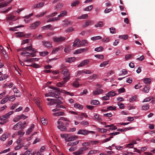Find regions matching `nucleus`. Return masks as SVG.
<instances>
[{
  "label": "nucleus",
  "instance_id": "1",
  "mask_svg": "<svg viewBox=\"0 0 155 155\" xmlns=\"http://www.w3.org/2000/svg\"><path fill=\"white\" fill-rule=\"evenodd\" d=\"M50 88L52 89L53 90L51 91V92L45 94V97H55L57 98L56 99H59V97H61L59 96L60 93L58 88L51 87H50Z\"/></svg>",
  "mask_w": 155,
  "mask_h": 155
},
{
  "label": "nucleus",
  "instance_id": "2",
  "mask_svg": "<svg viewBox=\"0 0 155 155\" xmlns=\"http://www.w3.org/2000/svg\"><path fill=\"white\" fill-rule=\"evenodd\" d=\"M62 98L61 97H59V99H50L47 98V100L49 102L47 103V105L49 106H51L55 103L63 104V102L61 101Z\"/></svg>",
  "mask_w": 155,
  "mask_h": 155
},
{
  "label": "nucleus",
  "instance_id": "3",
  "mask_svg": "<svg viewBox=\"0 0 155 155\" xmlns=\"http://www.w3.org/2000/svg\"><path fill=\"white\" fill-rule=\"evenodd\" d=\"M13 111H12L9 112L8 113L5 114V115L0 117V119L2 121L0 123L1 124H4L8 122V120L7 119L9 116L12 114Z\"/></svg>",
  "mask_w": 155,
  "mask_h": 155
},
{
  "label": "nucleus",
  "instance_id": "4",
  "mask_svg": "<svg viewBox=\"0 0 155 155\" xmlns=\"http://www.w3.org/2000/svg\"><path fill=\"white\" fill-rule=\"evenodd\" d=\"M63 81L58 83L57 86L59 87H62L64 86V84L69 80V77L68 76L65 78H63Z\"/></svg>",
  "mask_w": 155,
  "mask_h": 155
},
{
  "label": "nucleus",
  "instance_id": "5",
  "mask_svg": "<svg viewBox=\"0 0 155 155\" xmlns=\"http://www.w3.org/2000/svg\"><path fill=\"white\" fill-rule=\"evenodd\" d=\"M95 132L93 131H88L85 129L80 130L77 133L78 134H81L84 135H87L89 133L94 134Z\"/></svg>",
  "mask_w": 155,
  "mask_h": 155
},
{
  "label": "nucleus",
  "instance_id": "6",
  "mask_svg": "<svg viewBox=\"0 0 155 155\" xmlns=\"http://www.w3.org/2000/svg\"><path fill=\"white\" fill-rule=\"evenodd\" d=\"M53 39L54 41L55 42L59 43L65 41V40L66 38L62 36H54L53 37Z\"/></svg>",
  "mask_w": 155,
  "mask_h": 155
},
{
  "label": "nucleus",
  "instance_id": "7",
  "mask_svg": "<svg viewBox=\"0 0 155 155\" xmlns=\"http://www.w3.org/2000/svg\"><path fill=\"white\" fill-rule=\"evenodd\" d=\"M58 124V125L57 126V127L60 130L62 131H66L67 130V128L64 125V124L60 120H58L57 122Z\"/></svg>",
  "mask_w": 155,
  "mask_h": 155
},
{
  "label": "nucleus",
  "instance_id": "8",
  "mask_svg": "<svg viewBox=\"0 0 155 155\" xmlns=\"http://www.w3.org/2000/svg\"><path fill=\"white\" fill-rule=\"evenodd\" d=\"M21 55L25 56H28L31 55L32 57L35 56V53L31 52V51H24L23 52L21 53Z\"/></svg>",
  "mask_w": 155,
  "mask_h": 155
},
{
  "label": "nucleus",
  "instance_id": "9",
  "mask_svg": "<svg viewBox=\"0 0 155 155\" xmlns=\"http://www.w3.org/2000/svg\"><path fill=\"white\" fill-rule=\"evenodd\" d=\"M67 137V138L65 139V140L67 142L73 141L78 138V136L76 135H71L69 134Z\"/></svg>",
  "mask_w": 155,
  "mask_h": 155
},
{
  "label": "nucleus",
  "instance_id": "10",
  "mask_svg": "<svg viewBox=\"0 0 155 155\" xmlns=\"http://www.w3.org/2000/svg\"><path fill=\"white\" fill-rule=\"evenodd\" d=\"M61 73L63 74L64 76L63 78H65L69 76V79L70 78V74L68 72V70L67 69H64L61 71Z\"/></svg>",
  "mask_w": 155,
  "mask_h": 155
},
{
  "label": "nucleus",
  "instance_id": "11",
  "mask_svg": "<svg viewBox=\"0 0 155 155\" xmlns=\"http://www.w3.org/2000/svg\"><path fill=\"white\" fill-rule=\"evenodd\" d=\"M41 22L40 21H37L36 22L31 24L30 26V28L31 29H35L40 25Z\"/></svg>",
  "mask_w": 155,
  "mask_h": 155
},
{
  "label": "nucleus",
  "instance_id": "12",
  "mask_svg": "<svg viewBox=\"0 0 155 155\" xmlns=\"http://www.w3.org/2000/svg\"><path fill=\"white\" fill-rule=\"evenodd\" d=\"M94 24V22L93 21L88 20L84 23L82 25V26L84 28H85L90 25H93Z\"/></svg>",
  "mask_w": 155,
  "mask_h": 155
},
{
  "label": "nucleus",
  "instance_id": "13",
  "mask_svg": "<svg viewBox=\"0 0 155 155\" xmlns=\"http://www.w3.org/2000/svg\"><path fill=\"white\" fill-rule=\"evenodd\" d=\"M24 51H31L33 53H35L36 52V50L34 48H32L31 46H29L25 48H23Z\"/></svg>",
  "mask_w": 155,
  "mask_h": 155
},
{
  "label": "nucleus",
  "instance_id": "14",
  "mask_svg": "<svg viewBox=\"0 0 155 155\" xmlns=\"http://www.w3.org/2000/svg\"><path fill=\"white\" fill-rule=\"evenodd\" d=\"M103 92V90L101 89H97L94 91L93 92V94L95 96L102 94Z\"/></svg>",
  "mask_w": 155,
  "mask_h": 155
},
{
  "label": "nucleus",
  "instance_id": "15",
  "mask_svg": "<svg viewBox=\"0 0 155 155\" xmlns=\"http://www.w3.org/2000/svg\"><path fill=\"white\" fill-rule=\"evenodd\" d=\"M90 62L89 60L86 59L83 60L78 65V67H81L88 64Z\"/></svg>",
  "mask_w": 155,
  "mask_h": 155
},
{
  "label": "nucleus",
  "instance_id": "16",
  "mask_svg": "<svg viewBox=\"0 0 155 155\" xmlns=\"http://www.w3.org/2000/svg\"><path fill=\"white\" fill-rule=\"evenodd\" d=\"M42 43L44 45L46 48H49L50 47H51L52 46L51 43L50 42L46 41H42Z\"/></svg>",
  "mask_w": 155,
  "mask_h": 155
},
{
  "label": "nucleus",
  "instance_id": "17",
  "mask_svg": "<svg viewBox=\"0 0 155 155\" xmlns=\"http://www.w3.org/2000/svg\"><path fill=\"white\" fill-rule=\"evenodd\" d=\"M21 125V122L20 121L13 126L12 129L14 130H18L20 128Z\"/></svg>",
  "mask_w": 155,
  "mask_h": 155
},
{
  "label": "nucleus",
  "instance_id": "18",
  "mask_svg": "<svg viewBox=\"0 0 155 155\" xmlns=\"http://www.w3.org/2000/svg\"><path fill=\"white\" fill-rule=\"evenodd\" d=\"M104 127L106 128L109 127V128L108 129V130H115L117 129V128L115 126L114 124H111L110 125H105Z\"/></svg>",
  "mask_w": 155,
  "mask_h": 155
},
{
  "label": "nucleus",
  "instance_id": "19",
  "mask_svg": "<svg viewBox=\"0 0 155 155\" xmlns=\"http://www.w3.org/2000/svg\"><path fill=\"white\" fill-rule=\"evenodd\" d=\"M38 59L36 58H31L29 59L26 58L24 60V61L26 62H32L33 61H38Z\"/></svg>",
  "mask_w": 155,
  "mask_h": 155
},
{
  "label": "nucleus",
  "instance_id": "20",
  "mask_svg": "<svg viewBox=\"0 0 155 155\" xmlns=\"http://www.w3.org/2000/svg\"><path fill=\"white\" fill-rule=\"evenodd\" d=\"M80 40L78 38H77L74 42L72 46L74 47L77 46V47H78V46L80 44Z\"/></svg>",
  "mask_w": 155,
  "mask_h": 155
},
{
  "label": "nucleus",
  "instance_id": "21",
  "mask_svg": "<svg viewBox=\"0 0 155 155\" xmlns=\"http://www.w3.org/2000/svg\"><path fill=\"white\" fill-rule=\"evenodd\" d=\"M75 60V58L74 57L68 58L65 59V62L68 63H71Z\"/></svg>",
  "mask_w": 155,
  "mask_h": 155
},
{
  "label": "nucleus",
  "instance_id": "22",
  "mask_svg": "<svg viewBox=\"0 0 155 155\" xmlns=\"http://www.w3.org/2000/svg\"><path fill=\"white\" fill-rule=\"evenodd\" d=\"M45 3L44 2H41L38 4L35 5H33V8H40L42 7L44 5Z\"/></svg>",
  "mask_w": 155,
  "mask_h": 155
},
{
  "label": "nucleus",
  "instance_id": "23",
  "mask_svg": "<svg viewBox=\"0 0 155 155\" xmlns=\"http://www.w3.org/2000/svg\"><path fill=\"white\" fill-rule=\"evenodd\" d=\"M34 100L37 106L39 107H40V101L39 98L38 97H34Z\"/></svg>",
  "mask_w": 155,
  "mask_h": 155
},
{
  "label": "nucleus",
  "instance_id": "24",
  "mask_svg": "<svg viewBox=\"0 0 155 155\" xmlns=\"http://www.w3.org/2000/svg\"><path fill=\"white\" fill-rule=\"evenodd\" d=\"M67 11L66 10H64L61 11V12L60 14L58 15V18H60L64 16L67 15Z\"/></svg>",
  "mask_w": 155,
  "mask_h": 155
},
{
  "label": "nucleus",
  "instance_id": "25",
  "mask_svg": "<svg viewBox=\"0 0 155 155\" xmlns=\"http://www.w3.org/2000/svg\"><path fill=\"white\" fill-rule=\"evenodd\" d=\"M88 44V42L87 40H83L82 41L80 44L78 46V47L87 46V45Z\"/></svg>",
  "mask_w": 155,
  "mask_h": 155
},
{
  "label": "nucleus",
  "instance_id": "26",
  "mask_svg": "<svg viewBox=\"0 0 155 155\" xmlns=\"http://www.w3.org/2000/svg\"><path fill=\"white\" fill-rule=\"evenodd\" d=\"M95 120L98 121L99 122L101 120V117L98 114H96L94 115V117L93 118Z\"/></svg>",
  "mask_w": 155,
  "mask_h": 155
},
{
  "label": "nucleus",
  "instance_id": "27",
  "mask_svg": "<svg viewBox=\"0 0 155 155\" xmlns=\"http://www.w3.org/2000/svg\"><path fill=\"white\" fill-rule=\"evenodd\" d=\"M24 34L23 32H18L15 33V36L17 37H24Z\"/></svg>",
  "mask_w": 155,
  "mask_h": 155
},
{
  "label": "nucleus",
  "instance_id": "28",
  "mask_svg": "<svg viewBox=\"0 0 155 155\" xmlns=\"http://www.w3.org/2000/svg\"><path fill=\"white\" fill-rule=\"evenodd\" d=\"M61 48V49H63L62 46L55 48V49L53 50L52 51V53L53 54L56 53L58 52L59 51Z\"/></svg>",
  "mask_w": 155,
  "mask_h": 155
},
{
  "label": "nucleus",
  "instance_id": "29",
  "mask_svg": "<svg viewBox=\"0 0 155 155\" xmlns=\"http://www.w3.org/2000/svg\"><path fill=\"white\" fill-rule=\"evenodd\" d=\"M74 107L78 109L79 110H82L83 108L82 105L78 104L77 103H75L74 104Z\"/></svg>",
  "mask_w": 155,
  "mask_h": 155
},
{
  "label": "nucleus",
  "instance_id": "30",
  "mask_svg": "<svg viewBox=\"0 0 155 155\" xmlns=\"http://www.w3.org/2000/svg\"><path fill=\"white\" fill-rule=\"evenodd\" d=\"M64 114V113L63 112H58L53 113V115L55 116H63Z\"/></svg>",
  "mask_w": 155,
  "mask_h": 155
},
{
  "label": "nucleus",
  "instance_id": "31",
  "mask_svg": "<svg viewBox=\"0 0 155 155\" xmlns=\"http://www.w3.org/2000/svg\"><path fill=\"white\" fill-rule=\"evenodd\" d=\"M107 95L109 97H112L116 95L117 94L114 91H110L107 93Z\"/></svg>",
  "mask_w": 155,
  "mask_h": 155
},
{
  "label": "nucleus",
  "instance_id": "32",
  "mask_svg": "<svg viewBox=\"0 0 155 155\" xmlns=\"http://www.w3.org/2000/svg\"><path fill=\"white\" fill-rule=\"evenodd\" d=\"M93 5H91L85 8L84 10L86 11H91L93 9Z\"/></svg>",
  "mask_w": 155,
  "mask_h": 155
},
{
  "label": "nucleus",
  "instance_id": "33",
  "mask_svg": "<svg viewBox=\"0 0 155 155\" xmlns=\"http://www.w3.org/2000/svg\"><path fill=\"white\" fill-rule=\"evenodd\" d=\"M8 100V95H7L6 96L5 98H3L1 101V103L2 104H3L5 103Z\"/></svg>",
  "mask_w": 155,
  "mask_h": 155
},
{
  "label": "nucleus",
  "instance_id": "34",
  "mask_svg": "<svg viewBox=\"0 0 155 155\" xmlns=\"http://www.w3.org/2000/svg\"><path fill=\"white\" fill-rule=\"evenodd\" d=\"M98 76V75L96 74H93L92 75L88 77V79L91 80H94L96 79Z\"/></svg>",
  "mask_w": 155,
  "mask_h": 155
},
{
  "label": "nucleus",
  "instance_id": "35",
  "mask_svg": "<svg viewBox=\"0 0 155 155\" xmlns=\"http://www.w3.org/2000/svg\"><path fill=\"white\" fill-rule=\"evenodd\" d=\"M59 19V18H58V17L57 16V17L49 19L47 21V22H49L51 21H56Z\"/></svg>",
  "mask_w": 155,
  "mask_h": 155
},
{
  "label": "nucleus",
  "instance_id": "36",
  "mask_svg": "<svg viewBox=\"0 0 155 155\" xmlns=\"http://www.w3.org/2000/svg\"><path fill=\"white\" fill-rule=\"evenodd\" d=\"M88 15L87 14H84L82 15L81 16H79L77 18L78 19H86L88 17Z\"/></svg>",
  "mask_w": 155,
  "mask_h": 155
},
{
  "label": "nucleus",
  "instance_id": "37",
  "mask_svg": "<svg viewBox=\"0 0 155 155\" xmlns=\"http://www.w3.org/2000/svg\"><path fill=\"white\" fill-rule=\"evenodd\" d=\"M8 136L7 134H5L2 136L0 138V140L2 141H4L6 139L8 138Z\"/></svg>",
  "mask_w": 155,
  "mask_h": 155
},
{
  "label": "nucleus",
  "instance_id": "38",
  "mask_svg": "<svg viewBox=\"0 0 155 155\" xmlns=\"http://www.w3.org/2000/svg\"><path fill=\"white\" fill-rule=\"evenodd\" d=\"M80 3V2L78 0H76L74 2H72L71 4V6L72 7L76 6L78 5Z\"/></svg>",
  "mask_w": 155,
  "mask_h": 155
},
{
  "label": "nucleus",
  "instance_id": "39",
  "mask_svg": "<svg viewBox=\"0 0 155 155\" xmlns=\"http://www.w3.org/2000/svg\"><path fill=\"white\" fill-rule=\"evenodd\" d=\"M109 62V61H104L100 64V67H104L108 64Z\"/></svg>",
  "mask_w": 155,
  "mask_h": 155
},
{
  "label": "nucleus",
  "instance_id": "40",
  "mask_svg": "<svg viewBox=\"0 0 155 155\" xmlns=\"http://www.w3.org/2000/svg\"><path fill=\"white\" fill-rule=\"evenodd\" d=\"M24 143H22L16 146L15 148V150H18L21 149L22 147L24 146Z\"/></svg>",
  "mask_w": 155,
  "mask_h": 155
},
{
  "label": "nucleus",
  "instance_id": "41",
  "mask_svg": "<svg viewBox=\"0 0 155 155\" xmlns=\"http://www.w3.org/2000/svg\"><path fill=\"white\" fill-rule=\"evenodd\" d=\"M84 50L85 49L84 48H80L75 51L74 52V54H78L84 51Z\"/></svg>",
  "mask_w": 155,
  "mask_h": 155
},
{
  "label": "nucleus",
  "instance_id": "42",
  "mask_svg": "<svg viewBox=\"0 0 155 155\" xmlns=\"http://www.w3.org/2000/svg\"><path fill=\"white\" fill-rule=\"evenodd\" d=\"M15 18V16L9 14L8 15V17L6 18V19L7 20H12L14 19Z\"/></svg>",
  "mask_w": 155,
  "mask_h": 155
},
{
  "label": "nucleus",
  "instance_id": "43",
  "mask_svg": "<svg viewBox=\"0 0 155 155\" xmlns=\"http://www.w3.org/2000/svg\"><path fill=\"white\" fill-rule=\"evenodd\" d=\"M25 18L24 20V21L26 23H28L32 20V19L28 17V16H25Z\"/></svg>",
  "mask_w": 155,
  "mask_h": 155
},
{
  "label": "nucleus",
  "instance_id": "44",
  "mask_svg": "<svg viewBox=\"0 0 155 155\" xmlns=\"http://www.w3.org/2000/svg\"><path fill=\"white\" fill-rule=\"evenodd\" d=\"M103 24L102 21H99L97 22L96 24L95 25V27L96 28L101 27L103 26Z\"/></svg>",
  "mask_w": 155,
  "mask_h": 155
},
{
  "label": "nucleus",
  "instance_id": "45",
  "mask_svg": "<svg viewBox=\"0 0 155 155\" xmlns=\"http://www.w3.org/2000/svg\"><path fill=\"white\" fill-rule=\"evenodd\" d=\"M33 37L35 38L38 39H41L43 38L42 35L41 34H40L38 35H33Z\"/></svg>",
  "mask_w": 155,
  "mask_h": 155
},
{
  "label": "nucleus",
  "instance_id": "46",
  "mask_svg": "<svg viewBox=\"0 0 155 155\" xmlns=\"http://www.w3.org/2000/svg\"><path fill=\"white\" fill-rule=\"evenodd\" d=\"M102 38L101 36H98L91 38V39L93 41H95L97 40L101 39Z\"/></svg>",
  "mask_w": 155,
  "mask_h": 155
},
{
  "label": "nucleus",
  "instance_id": "47",
  "mask_svg": "<svg viewBox=\"0 0 155 155\" xmlns=\"http://www.w3.org/2000/svg\"><path fill=\"white\" fill-rule=\"evenodd\" d=\"M72 84L73 86L76 87H78L80 86L78 82L77 81H74Z\"/></svg>",
  "mask_w": 155,
  "mask_h": 155
},
{
  "label": "nucleus",
  "instance_id": "48",
  "mask_svg": "<svg viewBox=\"0 0 155 155\" xmlns=\"http://www.w3.org/2000/svg\"><path fill=\"white\" fill-rule=\"evenodd\" d=\"M149 104H146L142 107V110H148L149 108Z\"/></svg>",
  "mask_w": 155,
  "mask_h": 155
},
{
  "label": "nucleus",
  "instance_id": "49",
  "mask_svg": "<svg viewBox=\"0 0 155 155\" xmlns=\"http://www.w3.org/2000/svg\"><path fill=\"white\" fill-rule=\"evenodd\" d=\"M25 133V132H23V130H19L17 132V135H19L20 136V137H22L24 135V134Z\"/></svg>",
  "mask_w": 155,
  "mask_h": 155
},
{
  "label": "nucleus",
  "instance_id": "50",
  "mask_svg": "<svg viewBox=\"0 0 155 155\" xmlns=\"http://www.w3.org/2000/svg\"><path fill=\"white\" fill-rule=\"evenodd\" d=\"M99 103V101L97 100H92L91 101V104L92 105H97Z\"/></svg>",
  "mask_w": 155,
  "mask_h": 155
},
{
  "label": "nucleus",
  "instance_id": "51",
  "mask_svg": "<svg viewBox=\"0 0 155 155\" xmlns=\"http://www.w3.org/2000/svg\"><path fill=\"white\" fill-rule=\"evenodd\" d=\"M26 66H32L35 68H39L40 67V66L36 64H32L31 65H26Z\"/></svg>",
  "mask_w": 155,
  "mask_h": 155
},
{
  "label": "nucleus",
  "instance_id": "52",
  "mask_svg": "<svg viewBox=\"0 0 155 155\" xmlns=\"http://www.w3.org/2000/svg\"><path fill=\"white\" fill-rule=\"evenodd\" d=\"M119 38L124 40H126L128 38V36L127 35H120L119 36Z\"/></svg>",
  "mask_w": 155,
  "mask_h": 155
},
{
  "label": "nucleus",
  "instance_id": "53",
  "mask_svg": "<svg viewBox=\"0 0 155 155\" xmlns=\"http://www.w3.org/2000/svg\"><path fill=\"white\" fill-rule=\"evenodd\" d=\"M103 50V48L102 46H100L98 47L95 48L94 51L97 52L102 51Z\"/></svg>",
  "mask_w": 155,
  "mask_h": 155
},
{
  "label": "nucleus",
  "instance_id": "54",
  "mask_svg": "<svg viewBox=\"0 0 155 155\" xmlns=\"http://www.w3.org/2000/svg\"><path fill=\"white\" fill-rule=\"evenodd\" d=\"M143 82L146 84H149L151 82V80L149 78H146L144 79Z\"/></svg>",
  "mask_w": 155,
  "mask_h": 155
},
{
  "label": "nucleus",
  "instance_id": "55",
  "mask_svg": "<svg viewBox=\"0 0 155 155\" xmlns=\"http://www.w3.org/2000/svg\"><path fill=\"white\" fill-rule=\"evenodd\" d=\"M94 57L100 59H102L104 58V56L103 54H96Z\"/></svg>",
  "mask_w": 155,
  "mask_h": 155
},
{
  "label": "nucleus",
  "instance_id": "56",
  "mask_svg": "<svg viewBox=\"0 0 155 155\" xmlns=\"http://www.w3.org/2000/svg\"><path fill=\"white\" fill-rule=\"evenodd\" d=\"M27 123L26 121H24L22 124V123L21 122V125L20 127L21 129L23 130L27 126Z\"/></svg>",
  "mask_w": 155,
  "mask_h": 155
},
{
  "label": "nucleus",
  "instance_id": "57",
  "mask_svg": "<svg viewBox=\"0 0 155 155\" xmlns=\"http://www.w3.org/2000/svg\"><path fill=\"white\" fill-rule=\"evenodd\" d=\"M24 26V25H22L15 26L14 28H9V29L10 31H15L16 30H15L16 28H21V27H23Z\"/></svg>",
  "mask_w": 155,
  "mask_h": 155
},
{
  "label": "nucleus",
  "instance_id": "58",
  "mask_svg": "<svg viewBox=\"0 0 155 155\" xmlns=\"http://www.w3.org/2000/svg\"><path fill=\"white\" fill-rule=\"evenodd\" d=\"M82 150H81V149L79 150L78 151L76 152H74L73 154L74 155H81V154H82Z\"/></svg>",
  "mask_w": 155,
  "mask_h": 155
},
{
  "label": "nucleus",
  "instance_id": "59",
  "mask_svg": "<svg viewBox=\"0 0 155 155\" xmlns=\"http://www.w3.org/2000/svg\"><path fill=\"white\" fill-rule=\"evenodd\" d=\"M149 86L148 85L146 86L143 89V91L145 93H147L149 92Z\"/></svg>",
  "mask_w": 155,
  "mask_h": 155
},
{
  "label": "nucleus",
  "instance_id": "60",
  "mask_svg": "<svg viewBox=\"0 0 155 155\" xmlns=\"http://www.w3.org/2000/svg\"><path fill=\"white\" fill-rule=\"evenodd\" d=\"M41 122L42 124L44 125H46L47 123V121L44 117L41 118Z\"/></svg>",
  "mask_w": 155,
  "mask_h": 155
},
{
  "label": "nucleus",
  "instance_id": "61",
  "mask_svg": "<svg viewBox=\"0 0 155 155\" xmlns=\"http://www.w3.org/2000/svg\"><path fill=\"white\" fill-rule=\"evenodd\" d=\"M99 152L98 151V150H92L90 151L88 153V154H95L97 153H98Z\"/></svg>",
  "mask_w": 155,
  "mask_h": 155
},
{
  "label": "nucleus",
  "instance_id": "62",
  "mask_svg": "<svg viewBox=\"0 0 155 155\" xmlns=\"http://www.w3.org/2000/svg\"><path fill=\"white\" fill-rule=\"evenodd\" d=\"M64 5L62 3H59L55 7V10L58 9H60L61 7H63Z\"/></svg>",
  "mask_w": 155,
  "mask_h": 155
},
{
  "label": "nucleus",
  "instance_id": "63",
  "mask_svg": "<svg viewBox=\"0 0 155 155\" xmlns=\"http://www.w3.org/2000/svg\"><path fill=\"white\" fill-rule=\"evenodd\" d=\"M110 40V38L109 37L104 38L102 39V41L105 43L108 42Z\"/></svg>",
  "mask_w": 155,
  "mask_h": 155
},
{
  "label": "nucleus",
  "instance_id": "64",
  "mask_svg": "<svg viewBox=\"0 0 155 155\" xmlns=\"http://www.w3.org/2000/svg\"><path fill=\"white\" fill-rule=\"evenodd\" d=\"M91 145L90 141L84 142L82 143V146L84 147L89 146Z\"/></svg>",
  "mask_w": 155,
  "mask_h": 155
}]
</instances>
